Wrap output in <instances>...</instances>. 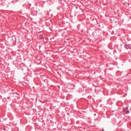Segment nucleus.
Segmentation results:
<instances>
[{
    "label": "nucleus",
    "mask_w": 131,
    "mask_h": 131,
    "mask_svg": "<svg viewBox=\"0 0 131 131\" xmlns=\"http://www.w3.org/2000/svg\"><path fill=\"white\" fill-rule=\"evenodd\" d=\"M126 110H128V107H126V109L124 110V111H126Z\"/></svg>",
    "instance_id": "3"
},
{
    "label": "nucleus",
    "mask_w": 131,
    "mask_h": 131,
    "mask_svg": "<svg viewBox=\"0 0 131 131\" xmlns=\"http://www.w3.org/2000/svg\"><path fill=\"white\" fill-rule=\"evenodd\" d=\"M130 126H131V123H130Z\"/></svg>",
    "instance_id": "4"
},
{
    "label": "nucleus",
    "mask_w": 131,
    "mask_h": 131,
    "mask_svg": "<svg viewBox=\"0 0 131 131\" xmlns=\"http://www.w3.org/2000/svg\"><path fill=\"white\" fill-rule=\"evenodd\" d=\"M12 131H14V130H12Z\"/></svg>",
    "instance_id": "5"
},
{
    "label": "nucleus",
    "mask_w": 131,
    "mask_h": 131,
    "mask_svg": "<svg viewBox=\"0 0 131 131\" xmlns=\"http://www.w3.org/2000/svg\"><path fill=\"white\" fill-rule=\"evenodd\" d=\"M125 48H126V49H130V47H129V46L126 45H125Z\"/></svg>",
    "instance_id": "1"
},
{
    "label": "nucleus",
    "mask_w": 131,
    "mask_h": 131,
    "mask_svg": "<svg viewBox=\"0 0 131 131\" xmlns=\"http://www.w3.org/2000/svg\"><path fill=\"white\" fill-rule=\"evenodd\" d=\"M129 111H126V112H125V114H129Z\"/></svg>",
    "instance_id": "2"
}]
</instances>
